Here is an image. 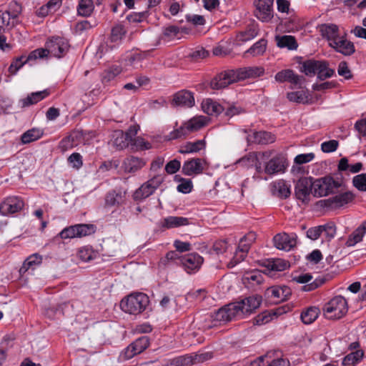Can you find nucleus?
Instances as JSON below:
<instances>
[{"instance_id": "nucleus-51", "label": "nucleus", "mask_w": 366, "mask_h": 366, "mask_svg": "<svg viewBox=\"0 0 366 366\" xmlns=\"http://www.w3.org/2000/svg\"><path fill=\"white\" fill-rule=\"evenodd\" d=\"M130 144L132 146L134 147L136 150H147L152 147L149 142L139 137L134 138Z\"/></svg>"}, {"instance_id": "nucleus-28", "label": "nucleus", "mask_w": 366, "mask_h": 366, "mask_svg": "<svg viewBox=\"0 0 366 366\" xmlns=\"http://www.w3.org/2000/svg\"><path fill=\"white\" fill-rule=\"evenodd\" d=\"M366 233V220L363 222L360 227H358L351 234L349 235L345 245L347 247H353L356 244L362 240L363 237Z\"/></svg>"}, {"instance_id": "nucleus-7", "label": "nucleus", "mask_w": 366, "mask_h": 366, "mask_svg": "<svg viewBox=\"0 0 366 366\" xmlns=\"http://www.w3.org/2000/svg\"><path fill=\"white\" fill-rule=\"evenodd\" d=\"M93 224H79L64 228L59 234L61 239L80 238L94 232Z\"/></svg>"}, {"instance_id": "nucleus-34", "label": "nucleus", "mask_w": 366, "mask_h": 366, "mask_svg": "<svg viewBox=\"0 0 366 366\" xmlns=\"http://www.w3.org/2000/svg\"><path fill=\"white\" fill-rule=\"evenodd\" d=\"M131 140L127 134L121 130L115 131L113 134V144L119 150L128 147Z\"/></svg>"}, {"instance_id": "nucleus-48", "label": "nucleus", "mask_w": 366, "mask_h": 366, "mask_svg": "<svg viewBox=\"0 0 366 366\" xmlns=\"http://www.w3.org/2000/svg\"><path fill=\"white\" fill-rule=\"evenodd\" d=\"M256 234L253 232H249L247 234H245L242 238H241L239 243V248H240L242 251H249L251 244L256 239Z\"/></svg>"}, {"instance_id": "nucleus-64", "label": "nucleus", "mask_w": 366, "mask_h": 366, "mask_svg": "<svg viewBox=\"0 0 366 366\" xmlns=\"http://www.w3.org/2000/svg\"><path fill=\"white\" fill-rule=\"evenodd\" d=\"M181 168L180 161L174 159L169 161L165 166V171L169 174H173L178 172Z\"/></svg>"}, {"instance_id": "nucleus-50", "label": "nucleus", "mask_w": 366, "mask_h": 366, "mask_svg": "<svg viewBox=\"0 0 366 366\" xmlns=\"http://www.w3.org/2000/svg\"><path fill=\"white\" fill-rule=\"evenodd\" d=\"M121 73V69L119 66H113L105 70L102 74V83H108L114 79Z\"/></svg>"}, {"instance_id": "nucleus-60", "label": "nucleus", "mask_w": 366, "mask_h": 366, "mask_svg": "<svg viewBox=\"0 0 366 366\" xmlns=\"http://www.w3.org/2000/svg\"><path fill=\"white\" fill-rule=\"evenodd\" d=\"M133 344L137 347L138 352L141 353L148 347L149 340L148 337L142 336L134 341Z\"/></svg>"}, {"instance_id": "nucleus-11", "label": "nucleus", "mask_w": 366, "mask_h": 366, "mask_svg": "<svg viewBox=\"0 0 366 366\" xmlns=\"http://www.w3.org/2000/svg\"><path fill=\"white\" fill-rule=\"evenodd\" d=\"M234 70H228L217 75L210 82L212 89H222L237 81Z\"/></svg>"}, {"instance_id": "nucleus-31", "label": "nucleus", "mask_w": 366, "mask_h": 366, "mask_svg": "<svg viewBox=\"0 0 366 366\" xmlns=\"http://www.w3.org/2000/svg\"><path fill=\"white\" fill-rule=\"evenodd\" d=\"M320 32L324 38H326L330 43L340 36L338 26L335 24H322L320 26Z\"/></svg>"}, {"instance_id": "nucleus-24", "label": "nucleus", "mask_w": 366, "mask_h": 366, "mask_svg": "<svg viewBox=\"0 0 366 366\" xmlns=\"http://www.w3.org/2000/svg\"><path fill=\"white\" fill-rule=\"evenodd\" d=\"M234 71L237 77V81L247 78L257 77L264 73V69L262 67L258 66L242 67Z\"/></svg>"}, {"instance_id": "nucleus-9", "label": "nucleus", "mask_w": 366, "mask_h": 366, "mask_svg": "<svg viewBox=\"0 0 366 366\" xmlns=\"http://www.w3.org/2000/svg\"><path fill=\"white\" fill-rule=\"evenodd\" d=\"M287 167V159L284 155L278 154L265 163L264 172L268 175L283 173Z\"/></svg>"}, {"instance_id": "nucleus-1", "label": "nucleus", "mask_w": 366, "mask_h": 366, "mask_svg": "<svg viewBox=\"0 0 366 366\" xmlns=\"http://www.w3.org/2000/svg\"><path fill=\"white\" fill-rule=\"evenodd\" d=\"M262 301L260 295H251L239 301L229 303L218 310L214 316V320L226 323L234 319H242L254 312Z\"/></svg>"}, {"instance_id": "nucleus-57", "label": "nucleus", "mask_w": 366, "mask_h": 366, "mask_svg": "<svg viewBox=\"0 0 366 366\" xmlns=\"http://www.w3.org/2000/svg\"><path fill=\"white\" fill-rule=\"evenodd\" d=\"M337 73L345 79H350L352 78V72L348 67L347 63L345 61L340 62L337 68Z\"/></svg>"}, {"instance_id": "nucleus-17", "label": "nucleus", "mask_w": 366, "mask_h": 366, "mask_svg": "<svg viewBox=\"0 0 366 366\" xmlns=\"http://www.w3.org/2000/svg\"><path fill=\"white\" fill-rule=\"evenodd\" d=\"M249 143H254L258 144H268L275 142L276 137L271 132L266 131L252 132L247 137Z\"/></svg>"}, {"instance_id": "nucleus-55", "label": "nucleus", "mask_w": 366, "mask_h": 366, "mask_svg": "<svg viewBox=\"0 0 366 366\" xmlns=\"http://www.w3.org/2000/svg\"><path fill=\"white\" fill-rule=\"evenodd\" d=\"M268 267L274 271H284L289 267V264L287 261L282 259H276L269 263Z\"/></svg>"}, {"instance_id": "nucleus-27", "label": "nucleus", "mask_w": 366, "mask_h": 366, "mask_svg": "<svg viewBox=\"0 0 366 366\" xmlns=\"http://www.w3.org/2000/svg\"><path fill=\"white\" fill-rule=\"evenodd\" d=\"M49 95L47 90L33 92L26 98L19 100V104L21 108L27 107L40 102Z\"/></svg>"}, {"instance_id": "nucleus-38", "label": "nucleus", "mask_w": 366, "mask_h": 366, "mask_svg": "<svg viewBox=\"0 0 366 366\" xmlns=\"http://www.w3.org/2000/svg\"><path fill=\"white\" fill-rule=\"evenodd\" d=\"M364 354V351L362 350L352 352L343 358L342 365L344 366H355L362 360Z\"/></svg>"}, {"instance_id": "nucleus-20", "label": "nucleus", "mask_w": 366, "mask_h": 366, "mask_svg": "<svg viewBox=\"0 0 366 366\" xmlns=\"http://www.w3.org/2000/svg\"><path fill=\"white\" fill-rule=\"evenodd\" d=\"M172 104L192 107L194 104V98L192 92L182 90L174 94Z\"/></svg>"}, {"instance_id": "nucleus-52", "label": "nucleus", "mask_w": 366, "mask_h": 366, "mask_svg": "<svg viewBox=\"0 0 366 366\" xmlns=\"http://www.w3.org/2000/svg\"><path fill=\"white\" fill-rule=\"evenodd\" d=\"M179 28L177 26L170 25L163 29V36L170 41L174 39L179 34Z\"/></svg>"}, {"instance_id": "nucleus-47", "label": "nucleus", "mask_w": 366, "mask_h": 366, "mask_svg": "<svg viewBox=\"0 0 366 366\" xmlns=\"http://www.w3.org/2000/svg\"><path fill=\"white\" fill-rule=\"evenodd\" d=\"M78 257L83 262H89L97 258V252L90 247H84L79 249Z\"/></svg>"}, {"instance_id": "nucleus-6", "label": "nucleus", "mask_w": 366, "mask_h": 366, "mask_svg": "<svg viewBox=\"0 0 366 366\" xmlns=\"http://www.w3.org/2000/svg\"><path fill=\"white\" fill-rule=\"evenodd\" d=\"M94 137L93 132H84L82 130H74L71 134L63 139L60 142V147L63 151L71 149L81 143L85 144L89 138Z\"/></svg>"}, {"instance_id": "nucleus-5", "label": "nucleus", "mask_w": 366, "mask_h": 366, "mask_svg": "<svg viewBox=\"0 0 366 366\" xmlns=\"http://www.w3.org/2000/svg\"><path fill=\"white\" fill-rule=\"evenodd\" d=\"M341 186V182L330 176H326L314 181V195L324 197L334 193Z\"/></svg>"}, {"instance_id": "nucleus-46", "label": "nucleus", "mask_w": 366, "mask_h": 366, "mask_svg": "<svg viewBox=\"0 0 366 366\" xmlns=\"http://www.w3.org/2000/svg\"><path fill=\"white\" fill-rule=\"evenodd\" d=\"M94 10V5L92 0H80L77 11L80 16H89L91 15Z\"/></svg>"}, {"instance_id": "nucleus-53", "label": "nucleus", "mask_w": 366, "mask_h": 366, "mask_svg": "<svg viewBox=\"0 0 366 366\" xmlns=\"http://www.w3.org/2000/svg\"><path fill=\"white\" fill-rule=\"evenodd\" d=\"M247 251H242L239 247H237V249L231 259V261L227 264V266L229 267H234L235 265H237L239 262L243 261L244 258L247 256Z\"/></svg>"}, {"instance_id": "nucleus-15", "label": "nucleus", "mask_w": 366, "mask_h": 366, "mask_svg": "<svg viewBox=\"0 0 366 366\" xmlns=\"http://www.w3.org/2000/svg\"><path fill=\"white\" fill-rule=\"evenodd\" d=\"M205 161L200 158H192L184 162L182 172L186 176H192L202 173Z\"/></svg>"}, {"instance_id": "nucleus-21", "label": "nucleus", "mask_w": 366, "mask_h": 366, "mask_svg": "<svg viewBox=\"0 0 366 366\" xmlns=\"http://www.w3.org/2000/svg\"><path fill=\"white\" fill-rule=\"evenodd\" d=\"M292 292L289 287H271L267 290V295L275 302L287 300L291 295Z\"/></svg>"}, {"instance_id": "nucleus-25", "label": "nucleus", "mask_w": 366, "mask_h": 366, "mask_svg": "<svg viewBox=\"0 0 366 366\" xmlns=\"http://www.w3.org/2000/svg\"><path fill=\"white\" fill-rule=\"evenodd\" d=\"M271 155L269 151L263 152H250L244 157L241 158L238 163L246 167H251L254 166V164L257 162L258 159H268Z\"/></svg>"}, {"instance_id": "nucleus-32", "label": "nucleus", "mask_w": 366, "mask_h": 366, "mask_svg": "<svg viewBox=\"0 0 366 366\" xmlns=\"http://www.w3.org/2000/svg\"><path fill=\"white\" fill-rule=\"evenodd\" d=\"M41 262L42 257L39 254L36 253L30 255L24 262L23 265L19 269V273L23 275L30 269L34 270L35 267L39 265Z\"/></svg>"}, {"instance_id": "nucleus-40", "label": "nucleus", "mask_w": 366, "mask_h": 366, "mask_svg": "<svg viewBox=\"0 0 366 366\" xmlns=\"http://www.w3.org/2000/svg\"><path fill=\"white\" fill-rule=\"evenodd\" d=\"M277 45L280 48H287L289 49H295L297 44L295 38L292 36H276Z\"/></svg>"}, {"instance_id": "nucleus-41", "label": "nucleus", "mask_w": 366, "mask_h": 366, "mask_svg": "<svg viewBox=\"0 0 366 366\" xmlns=\"http://www.w3.org/2000/svg\"><path fill=\"white\" fill-rule=\"evenodd\" d=\"M317 70V79L325 80L330 78L335 74V70L329 67V63L327 61H320Z\"/></svg>"}, {"instance_id": "nucleus-12", "label": "nucleus", "mask_w": 366, "mask_h": 366, "mask_svg": "<svg viewBox=\"0 0 366 366\" xmlns=\"http://www.w3.org/2000/svg\"><path fill=\"white\" fill-rule=\"evenodd\" d=\"M273 2L274 0H257L255 3V16L263 22L269 21L273 17Z\"/></svg>"}, {"instance_id": "nucleus-19", "label": "nucleus", "mask_w": 366, "mask_h": 366, "mask_svg": "<svg viewBox=\"0 0 366 366\" xmlns=\"http://www.w3.org/2000/svg\"><path fill=\"white\" fill-rule=\"evenodd\" d=\"M330 46L345 56L352 55L355 51L353 43L340 36L335 41H332Z\"/></svg>"}, {"instance_id": "nucleus-44", "label": "nucleus", "mask_w": 366, "mask_h": 366, "mask_svg": "<svg viewBox=\"0 0 366 366\" xmlns=\"http://www.w3.org/2000/svg\"><path fill=\"white\" fill-rule=\"evenodd\" d=\"M264 280V277L259 271H253L247 272L244 274L243 282L244 284H250L252 285H259Z\"/></svg>"}, {"instance_id": "nucleus-33", "label": "nucleus", "mask_w": 366, "mask_h": 366, "mask_svg": "<svg viewBox=\"0 0 366 366\" xmlns=\"http://www.w3.org/2000/svg\"><path fill=\"white\" fill-rule=\"evenodd\" d=\"M319 64V60L308 59L301 64L300 70L308 76H313L317 75Z\"/></svg>"}, {"instance_id": "nucleus-13", "label": "nucleus", "mask_w": 366, "mask_h": 366, "mask_svg": "<svg viewBox=\"0 0 366 366\" xmlns=\"http://www.w3.org/2000/svg\"><path fill=\"white\" fill-rule=\"evenodd\" d=\"M274 79L279 83L287 81L292 85L298 86L299 87H301L305 81L303 76L295 74L293 70L290 69L278 71L274 76Z\"/></svg>"}, {"instance_id": "nucleus-43", "label": "nucleus", "mask_w": 366, "mask_h": 366, "mask_svg": "<svg viewBox=\"0 0 366 366\" xmlns=\"http://www.w3.org/2000/svg\"><path fill=\"white\" fill-rule=\"evenodd\" d=\"M320 310L316 307H310L301 314V319L305 324H311L319 316Z\"/></svg>"}, {"instance_id": "nucleus-18", "label": "nucleus", "mask_w": 366, "mask_h": 366, "mask_svg": "<svg viewBox=\"0 0 366 366\" xmlns=\"http://www.w3.org/2000/svg\"><path fill=\"white\" fill-rule=\"evenodd\" d=\"M275 247L278 249L290 251L296 245V239L287 233L276 234L273 238Z\"/></svg>"}, {"instance_id": "nucleus-14", "label": "nucleus", "mask_w": 366, "mask_h": 366, "mask_svg": "<svg viewBox=\"0 0 366 366\" xmlns=\"http://www.w3.org/2000/svg\"><path fill=\"white\" fill-rule=\"evenodd\" d=\"M159 184L160 182L154 178L148 180L134 192L133 199L135 201H142L149 197L157 189Z\"/></svg>"}, {"instance_id": "nucleus-54", "label": "nucleus", "mask_w": 366, "mask_h": 366, "mask_svg": "<svg viewBox=\"0 0 366 366\" xmlns=\"http://www.w3.org/2000/svg\"><path fill=\"white\" fill-rule=\"evenodd\" d=\"M352 183L358 190L366 192V174L355 176L352 179Z\"/></svg>"}, {"instance_id": "nucleus-63", "label": "nucleus", "mask_w": 366, "mask_h": 366, "mask_svg": "<svg viewBox=\"0 0 366 366\" xmlns=\"http://www.w3.org/2000/svg\"><path fill=\"white\" fill-rule=\"evenodd\" d=\"M338 145V142L337 140L332 139L322 143L321 149L323 152L330 153L335 152L337 149Z\"/></svg>"}, {"instance_id": "nucleus-8", "label": "nucleus", "mask_w": 366, "mask_h": 366, "mask_svg": "<svg viewBox=\"0 0 366 366\" xmlns=\"http://www.w3.org/2000/svg\"><path fill=\"white\" fill-rule=\"evenodd\" d=\"M312 190L314 191V181L311 177H302L295 185V195L304 203L309 202Z\"/></svg>"}, {"instance_id": "nucleus-39", "label": "nucleus", "mask_w": 366, "mask_h": 366, "mask_svg": "<svg viewBox=\"0 0 366 366\" xmlns=\"http://www.w3.org/2000/svg\"><path fill=\"white\" fill-rule=\"evenodd\" d=\"M354 199V194L350 192H346L344 193L339 194L330 199H329V201L331 202V203L335 207H342L344 204H346L350 202H352Z\"/></svg>"}, {"instance_id": "nucleus-37", "label": "nucleus", "mask_w": 366, "mask_h": 366, "mask_svg": "<svg viewBox=\"0 0 366 366\" xmlns=\"http://www.w3.org/2000/svg\"><path fill=\"white\" fill-rule=\"evenodd\" d=\"M187 134L197 131L206 125L205 118L196 117L184 123Z\"/></svg>"}, {"instance_id": "nucleus-61", "label": "nucleus", "mask_w": 366, "mask_h": 366, "mask_svg": "<svg viewBox=\"0 0 366 366\" xmlns=\"http://www.w3.org/2000/svg\"><path fill=\"white\" fill-rule=\"evenodd\" d=\"M31 59H27V57L25 58L21 56L17 59L15 61L12 62L9 67V71L11 74H16V71L27 61H31Z\"/></svg>"}, {"instance_id": "nucleus-62", "label": "nucleus", "mask_w": 366, "mask_h": 366, "mask_svg": "<svg viewBox=\"0 0 366 366\" xmlns=\"http://www.w3.org/2000/svg\"><path fill=\"white\" fill-rule=\"evenodd\" d=\"M69 163L75 169H79L83 164L82 157L79 153H73L68 158Z\"/></svg>"}, {"instance_id": "nucleus-4", "label": "nucleus", "mask_w": 366, "mask_h": 366, "mask_svg": "<svg viewBox=\"0 0 366 366\" xmlns=\"http://www.w3.org/2000/svg\"><path fill=\"white\" fill-rule=\"evenodd\" d=\"M348 311L347 302L342 296H335L323 307V315L329 320H339Z\"/></svg>"}, {"instance_id": "nucleus-35", "label": "nucleus", "mask_w": 366, "mask_h": 366, "mask_svg": "<svg viewBox=\"0 0 366 366\" xmlns=\"http://www.w3.org/2000/svg\"><path fill=\"white\" fill-rule=\"evenodd\" d=\"M125 202V192L112 191L107 193L105 202L107 206L121 205Z\"/></svg>"}, {"instance_id": "nucleus-23", "label": "nucleus", "mask_w": 366, "mask_h": 366, "mask_svg": "<svg viewBox=\"0 0 366 366\" xmlns=\"http://www.w3.org/2000/svg\"><path fill=\"white\" fill-rule=\"evenodd\" d=\"M271 191L274 196L281 199H286L291 194L290 185L283 179H279L272 183Z\"/></svg>"}, {"instance_id": "nucleus-2", "label": "nucleus", "mask_w": 366, "mask_h": 366, "mask_svg": "<svg viewBox=\"0 0 366 366\" xmlns=\"http://www.w3.org/2000/svg\"><path fill=\"white\" fill-rule=\"evenodd\" d=\"M69 43L62 37H52L46 43L45 49H37L31 51L27 56V59H36L46 56L49 54L57 58H61L69 50Z\"/></svg>"}, {"instance_id": "nucleus-10", "label": "nucleus", "mask_w": 366, "mask_h": 366, "mask_svg": "<svg viewBox=\"0 0 366 366\" xmlns=\"http://www.w3.org/2000/svg\"><path fill=\"white\" fill-rule=\"evenodd\" d=\"M24 207V202L21 197H8L0 204V213L2 215L14 214L22 210Z\"/></svg>"}, {"instance_id": "nucleus-30", "label": "nucleus", "mask_w": 366, "mask_h": 366, "mask_svg": "<svg viewBox=\"0 0 366 366\" xmlns=\"http://www.w3.org/2000/svg\"><path fill=\"white\" fill-rule=\"evenodd\" d=\"M207 354L185 355L175 360L176 366H189L206 360Z\"/></svg>"}, {"instance_id": "nucleus-16", "label": "nucleus", "mask_w": 366, "mask_h": 366, "mask_svg": "<svg viewBox=\"0 0 366 366\" xmlns=\"http://www.w3.org/2000/svg\"><path fill=\"white\" fill-rule=\"evenodd\" d=\"M202 262L203 258L197 253H190L181 258V264L188 273L199 269Z\"/></svg>"}, {"instance_id": "nucleus-42", "label": "nucleus", "mask_w": 366, "mask_h": 366, "mask_svg": "<svg viewBox=\"0 0 366 366\" xmlns=\"http://www.w3.org/2000/svg\"><path fill=\"white\" fill-rule=\"evenodd\" d=\"M43 135V131L39 129L33 128L24 132L21 137L23 144H29L38 140Z\"/></svg>"}, {"instance_id": "nucleus-26", "label": "nucleus", "mask_w": 366, "mask_h": 366, "mask_svg": "<svg viewBox=\"0 0 366 366\" xmlns=\"http://www.w3.org/2000/svg\"><path fill=\"white\" fill-rule=\"evenodd\" d=\"M189 224V220L187 217L169 216L162 219L161 227L164 229H172L186 226Z\"/></svg>"}, {"instance_id": "nucleus-29", "label": "nucleus", "mask_w": 366, "mask_h": 366, "mask_svg": "<svg viewBox=\"0 0 366 366\" xmlns=\"http://www.w3.org/2000/svg\"><path fill=\"white\" fill-rule=\"evenodd\" d=\"M206 142L204 139L197 140L196 142H187L182 144L179 149L181 154L196 153L205 148Z\"/></svg>"}, {"instance_id": "nucleus-58", "label": "nucleus", "mask_w": 366, "mask_h": 366, "mask_svg": "<svg viewBox=\"0 0 366 366\" xmlns=\"http://www.w3.org/2000/svg\"><path fill=\"white\" fill-rule=\"evenodd\" d=\"M258 32L254 26L248 28L245 31L242 32L239 35V40L247 41L252 39L257 35Z\"/></svg>"}, {"instance_id": "nucleus-56", "label": "nucleus", "mask_w": 366, "mask_h": 366, "mask_svg": "<svg viewBox=\"0 0 366 366\" xmlns=\"http://www.w3.org/2000/svg\"><path fill=\"white\" fill-rule=\"evenodd\" d=\"M187 132L186 130V128L184 127V124H183L179 128L173 130L171 132L167 137L166 139L167 140H174L179 138H181L182 137L187 136Z\"/></svg>"}, {"instance_id": "nucleus-59", "label": "nucleus", "mask_w": 366, "mask_h": 366, "mask_svg": "<svg viewBox=\"0 0 366 366\" xmlns=\"http://www.w3.org/2000/svg\"><path fill=\"white\" fill-rule=\"evenodd\" d=\"M180 184L177 186V190L182 193L187 194L192 191V182L189 179L180 178Z\"/></svg>"}, {"instance_id": "nucleus-45", "label": "nucleus", "mask_w": 366, "mask_h": 366, "mask_svg": "<svg viewBox=\"0 0 366 366\" xmlns=\"http://www.w3.org/2000/svg\"><path fill=\"white\" fill-rule=\"evenodd\" d=\"M127 30L122 24H117L112 27L110 35L112 42L119 43L125 36Z\"/></svg>"}, {"instance_id": "nucleus-36", "label": "nucleus", "mask_w": 366, "mask_h": 366, "mask_svg": "<svg viewBox=\"0 0 366 366\" xmlns=\"http://www.w3.org/2000/svg\"><path fill=\"white\" fill-rule=\"evenodd\" d=\"M202 108L204 112L209 115L218 114L223 110L222 107L217 102L207 99L202 103Z\"/></svg>"}, {"instance_id": "nucleus-3", "label": "nucleus", "mask_w": 366, "mask_h": 366, "mask_svg": "<svg viewBox=\"0 0 366 366\" xmlns=\"http://www.w3.org/2000/svg\"><path fill=\"white\" fill-rule=\"evenodd\" d=\"M149 303V297L143 292H134L122 299L121 309L130 315H138L145 310Z\"/></svg>"}, {"instance_id": "nucleus-49", "label": "nucleus", "mask_w": 366, "mask_h": 366, "mask_svg": "<svg viewBox=\"0 0 366 366\" xmlns=\"http://www.w3.org/2000/svg\"><path fill=\"white\" fill-rule=\"evenodd\" d=\"M267 41L264 39H262L256 42L252 47H250L246 51V54H250L252 56L261 55L265 51Z\"/></svg>"}, {"instance_id": "nucleus-22", "label": "nucleus", "mask_w": 366, "mask_h": 366, "mask_svg": "<svg viewBox=\"0 0 366 366\" xmlns=\"http://www.w3.org/2000/svg\"><path fill=\"white\" fill-rule=\"evenodd\" d=\"M146 162L143 159L130 156L124 160L122 168L126 173H135L143 168Z\"/></svg>"}]
</instances>
